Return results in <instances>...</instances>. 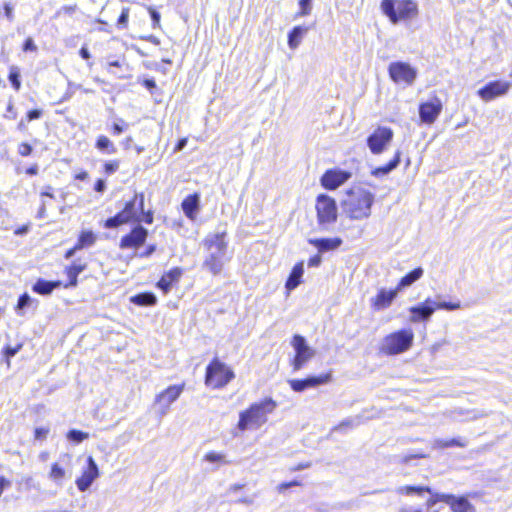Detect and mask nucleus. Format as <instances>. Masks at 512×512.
<instances>
[{
    "label": "nucleus",
    "mask_w": 512,
    "mask_h": 512,
    "mask_svg": "<svg viewBox=\"0 0 512 512\" xmlns=\"http://www.w3.org/2000/svg\"><path fill=\"white\" fill-rule=\"evenodd\" d=\"M143 84L148 90L156 88V82L153 79H145Z\"/></svg>",
    "instance_id": "69168bd1"
},
{
    "label": "nucleus",
    "mask_w": 512,
    "mask_h": 512,
    "mask_svg": "<svg viewBox=\"0 0 512 512\" xmlns=\"http://www.w3.org/2000/svg\"><path fill=\"white\" fill-rule=\"evenodd\" d=\"M96 147L101 151H106L108 154L116 153V148L110 139L106 136L98 137L96 141Z\"/></svg>",
    "instance_id": "c9c22d12"
},
{
    "label": "nucleus",
    "mask_w": 512,
    "mask_h": 512,
    "mask_svg": "<svg viewBox=\"0 0 512 512\" xmlns=\"http://www.w3.org/2000/svg\"><path fill=\"white\" fill-rule=\"evenodd\" d=\"M96 241V236L92 231H84L80 234L76 248L83 249L92 246Z\"/></svg>",
    "instance_id": "72a5a7b5"
},
{
    "label": "nucleus",
    "mask_w": 512,
    "mask_h": 512,
    "mask_svg": "<svg viewBox=\"0 0 512 512\" xmlns=\"http://www.w3.org/2000/svg\"><path fill=\"white\" fill-rule=\"evenodd\" d=\"M149 12L152 19L153 28L159 27L161 18L160 13L152 8L149 9Z\"/></svg>",
    "instance_id": "3c124183"
},
{
    "label": "nucleus",
    "mask_w": 512,
    "mask_h": 512,
    "mask_svg": "<svg viewBox=\"0 0 512 512\" xmlns=\"http://www.w3.org/2000/svg\"><path fill=\"white\" fill-rule=\"evenodd\" d=\"M130 223L129 219L125 216V214L120 211L115 216L108 218L105 221L104 226L108 229L117 228L122 224Z\"/></svg>",
    "instance_id": "473e14b6"
},
{
    "label": "nucleus",
    "mask_w": 512,
    "mask_h": 512,
    "mask_svg": "<svg viewBox=\"0 0 512 512\" xmlns=\"http://www.w3.org/2000/svg\"><path fill=\"white\" fill-rule=\"evenodd\" d=\"M141 222H145L146 224L153 223V213L151 211L145 212L144 214H140Z\"/></svg>",
    "instance_id": "13d9d810"
},
{
    "label": "nucleus",
    "mask_w": 512,
    "mask_h": 512,
    "mask_svg": "<svg viewBox=\"0 0 512 512\" xmlns=\"http://www.w3.org/2000/svg\"><path fill=\"white\" fill-rule=\"evenodd\" d=\"M374 200L375 196L372 192L358 187L347 192L341 205L347 217L352 220H363L371 215Z\"/></svg>",
    "instance_id": "f257e3e1"
},
{
    "label": "nucleus",
    "mask_w": 512,
    "mask_h": 512,
    "mask_svg": "<svg viewBox=\"0 0 512 512\" xmlns=\"http://www.w3.org/2000/svg\"><path fill=\"white\" fill-rule=\"evenodd\" d=\"M21 348V344L17 345L16 347L7 346L4 350V354L7 357V359H9L11 357H14Z\"/></svg>",
    "instance_id": "603ef678"
},
{
    "label": "nucleus",
    "mask_w": 512,
    "mask_h": 512,
    "mask_svg": "<svg viewBox=\"0 0 512 512\" xmlns=\"http://www.w3.org/2000/svg\"><path fill=\"white\" fill-rule=\"evenodd\" d=\"M299 485V482L297 481H292V482H289V483H282L279 485V491H283L289 487H292V486H297Z\"/></svg>",
    "instance_id": "338daca9"
},
{
    "label": "nucleus",
    "mask_w": 512,
    "mask_h": 512,
    "mask_svg": "<svg viewBox=\"0 0 512 512\" xmlns=\"http://www.w3.org/2000/svg\"><path fill=\"white\" fill-rule=\"evenodd\" d=\"M331 380V374H324L319 376H309L305 379H291L288 383L293 391L303 392L308 388H315L319 385L328 383Z\"/></svg>",
    "instance_id": "a211bd4d"
},
{
    "label": "nucleus",
    "mask_w": 512,
    "mask_h": 512,
    "mask_svg": "<svg viewBox=\"0 0 512 512\" xmlns=\"http://www.w3.org/2000/svg\"><path fill=\"white\" fill-rule=\"evenodd\" d=\"M89 438V434L77 429H71L67 433V439L75 444H79Z\"/></svg>",
    "instance_id": "58836bf2"
},
{
    "label": "nucleus",
    "mask_w": 512,
    "mask_h": 512,
    "mask_svg": "<svg viewBox=\"0 0 512 512\" xmlns=\"http://www.w3.org/2000/svg\"><path fill=\"white\" fill-rule=\"evenodd\" d=\"M13 10H14V7L6 2L4 4V14L6 16V18L8 19V21L12 22L14 20V13H13Z\"/></svg>",
    "instance_id": "5fc2aeb1"
},
{
    "label": "nucleus",
    "mask_w": 512,
    "mask_h": 512,
    "mask_svg": "<svg viewBox=\"0 0 512 512\" xmlns=\"http://www.w3.org/2000/svg\"><path fill=\"white\" fill-rule=\"evenodd\" d=\"M308 243L317 248L318 252L326 253L338 249L343 241L339 237L334 238H310Z\"/></svg>",
    "instance_id": "412c9836"
},
{
    "label": "nucleus",
    "mask_w": 512,
    "mask_h": 512,
    "mask_svg": "<svg viewBox=\"0 0 512 512\" xmlns=\"http://www.w3.org/2000/svg\"><path fill=\"white\" fill-rule=\"evenodd\" d=\"M131 302L138 306H153L157 302V297L152 292H144L132 296Z\"/></svg>",
    "instance_id": "7c9ffc66"
},
{
    "label": "nucleus",
    "mask_w": 512,
    "mask_h": 512,
    "mask_svg": "<svg viewBox=\"0 0 512 512\" xmlns=\"http://www.w3.org/2000/svg\"><path fill=\"white\" fill-rule=\"evenodd\" d=\"M439 299H440V296L438 295L436 297V300H434L435 310L443 309V310H447V311H454V310H458L461 308L460 301L447 302V301H440Z\"/></svg>",
    "instance_id": "e433bc0d"
},
{
    "label": "nucleus",
    "mask_w": 512,
    "mask_h": 512,
    "mask_svg": "<svg viewBox=\"0 0 512 512\" xmlns=\"http://www.w3.org/2000/svg\"><path fill=\"white\" fill-rule=\"evenodd\" d=\"M187 145V139L186 138H182L180 139L176 146H175V151H181L185 148V146Z\"/></svg>",
    "instance_id": "e2e57ef3"
},
{
    "label": "nucleus",
    "mask_w": 512,
    "mask_h": 512,
    "mask_svg": "<svg viewBox=\"0 0 512 512\" xmlns=\"http://www.w3.org/2000/svg\"><path fill=\"white\" fill-rule=\"evenodd\" d=\"M124 131V128L118 123H114L113 125V133L115 135H120Z\"/></svg>",
    "instance_id": "774afa93"
},
{
    "label": "nucleus",
    "mask_w": 512,
    "mask_h": 512,
    "mask_svg": "<svg viewBox=\"0 0 512 512\" xmlns=\"http://www.w3.org/2000/svg\"><path fill=\"white\" fill-rule=\"evenodd\" d=\"M436 501H442L450 505L453 512H475L473 505L463 496L456 497L452 494H437L436 499L428 500V507L433 506Z\"/></svg>",
    "instance_id": "9b49d317"
},
{
    "label": "nucleus",
    "mask_w": 512,
    "mask_h": 512,
    "mask_svg": "<svg viewBox=\"0 0 512 512\" xmlns=\"http://www.w3.org/2000/svg\"><path fill=\"white\" fill-rule=\"evenodd\" d=\"M100 472L98 465L92 456L87 457V467L82 475L76 479L75 483L79 491L85 492L90 488L93 482L99 477Z\"/></svg>",
    "instance_id": "4468645a"
},
{
    "label": "nucleus",
    "mask_w": 512,
    "mask_h": 512,
    "mask_svg": "<svg viewBox=\"0 0 512 512\" xmlns=\"http://www.w3.org/2000/svg\"><path fill=\"white\" fill-rule=\"evenodd\" d=\"M322 262V258L319 254L312 256L308 260V266L309 267H318Z\"/></svg>",
    "instance_id": "4d7b16f0"
},
{
    "label": "nucleus",
    "mask_w": 512,
    "mask_h": 512,
    "mask_svg": "<svg viewBox=\"0 0 512 512\" xmlns=\"http://www.w3.org/2000/svg\"><path fill=\"white\" fill-rule=\"evenodd\" d=\"M414 341L411 329H401L387 335L380 346V351L386 355H398L409 350Z\"/></svg>",
    "instance_id": "423d86ee"
},
{
    "label": "nucleus",
    "mask_w": 512,
    "mask_h": 512,
    "mask_svg": "<svg viewBox=\"0 0 512 512\" xmlns=\"http://www.w3.org/2000/svg\"><path fill=\"white\" fill-rule=\"evenodd\" d=\"M277 404L272 398L252 404L239 415L238 428L245 431L250 428L258 429L267 422V415L272 413Z\"/></svg>",
    "instance_id": "7ed1b4c3"
},
{
    "label": "nucleus",
    "mask_w": 512,
    "mask_h": 512,
    "mask_svg": "<svg viewBox=\"0 0 512 512\" xmlns=\"http://www.w3.org/2000/svg\"><path fill=\"white\" fill-rule=\"evenodd\" d=\"M442 111V102L438 97L422 103L419 107V116L422 122L433 123Z\"/></svg>",
    "instance_id": "6ab92c4d"
},
{
    "label": "nucleus",
    "mask_w": 512,
    "mask_h": 512,
    "mask_svg": "<svg viewBox=\"0 0 512 512\" xmlns=\"http://www.w3.org/2000/svg\"><path fill=\"white\" fill-rule=\"evenodd\" d=\"M292 346L296 352L293 367L295 371H298L314 356V351L308 346L306 339L301 335L293 337Z\"/></svg>",
    "instance_id": "9d476101"
},
{
    "label": "nucleus",
    "mask_w": 512,
    "mask_h": 512,
    "mask_svg": "<svg viewBox=\"0 0 512 512\" xmlns=\"http://www.w3.org/2000/svg\"><path fill=\"white\" fill-rule=\"evenodd\" d=\"M31 301H32L31 297L27 293H24L18 299L17 310H22V309L28 307L30 305Z\"/></svg>",
    "instance_id": "49530a36"
},
{
    "label": "nucleus",
    "mask_w": 512,
    "mask_h": 512,
    "mask_svg": "<svg viewBox=\"0 0 512 512\" xmlns=\"http://www.w3.org/2000/svg\"><path fill=\"white\" fill-rule=\"evenodd\" d=\"M32 146L28 143H22L20 144L19 148H18V153L21 155V156H28L31 154L32 152Z\"/></svg>",
    "instance_id": "864d4df0"
},
{
    "label": "nucleus",
    "mask_w": 512,
    "mask_h": 512,
    "mask_svg": "<svg viewBox=\"0 0 512 512\" xmlns=\"http://www.w3.org/2000/svg\"><path fill=\"white\" fill-rule=\"evenodd\" d=\"M352 174L341 169H329L321 177V185L328 190H335L351 178Z\"/></svg>",
    "instance_id": "2eb2a0df"
},
{
    "label": "nucleus",
    "mask_w": 512,
    "mask_h": 512,
    "mask_svg": "<svg viewBox=\"0 0 512 512\" xmlns=\"http://www.w3.org/2000/svg\"><path fill=\"white\" fill-rule=\"evenodd\" d=\"M48 434L49 428L46 427H38L34 431V436L36 440H45Z\"/></svg>",
    "instance_id": "09e8293b"
},
{
    "label": "nucleus",
    "mask_w": 512,
    "mask_h": 512,
    "mask_svg": "<svg viewBox=\"0 0 512 512\" xmlns=\"http://www.w3.org/2000/svg\"><path fill=\"white\" fill-rule=\"evenodd\" d=\"M182 275V269L179 267L171 269L165 275L161 277V279L157 283V287L164 291V293H168L171 289V286L174 282H178Z\"/></svg>",
    "instance_id": "b1692460"
},
{
    "label": "nucleus",
    "mask_w": 512,
    "mask_h": 512,
    "mask_svg": "<svg viewBox=\"0 0 512 512\" xmlns=\"http://www.w3.org/2000/svg\"><path fill=\"white\" fill-rule=\"evenodd\" d=\"M425 491L430 492V488L421 486H401L397 489V493L405 495H421Z\"/></svg>",
    "instance_id": "4c0bfd02"
},
{
    "label": "nucleus",
    "mask_w": 512,
    "mask_h": 512,
    "mask_svg": "<svg viewBox=\"0 0 512 512\" xmlns=\"http://www.w3.org/2000/svg\"><path fill=\"white\" fill-rule=\"evenodd\" d=\"M388 73L395 83L412 85L417 77V70L409 63L396 61L389 64Z\"/></svg>",
    "instance_id": "6e6552de"
},
{
    "label": "nucleus",
    "mask_w": 512,
    "mask_h": 512,
    "mask_svg": "<svg viewBox=\"0 0 512 512\" xmlns=\"http://www.w3.org/2000/svg\"><path fill=\"white\" fill-rule=\"evenodd\" d=\"M129 8H123L117 21V26L120 29H125L129 20Z\"/></svg>",
    "instance_id": "37998d69"
},
{
    "label": "nucleus",
    "mask_w": 512,
    "mask_h": 512,
    "mask_svg": "<svg viewBox=\"0 0 512 512\" xmlns=\"http://www.w3.org/2000/svg\"><path fill=\"white\" fill-rule=\"evenodd\" d=\"M9 486H10V482L7 479H5L3 476H0V496L2 495L4 489Z\"/></svg>",
    "instance_id": "680f3d73"
},
{
    "label": "nucleus",
    "mask_w": 512,
    "mask_h": 512,
    "mask_svg": "<svg viewBox=\"0 0 512 512\" xmlns=\"http://www.w3.org/2000/svg\"><path fill=\"white\" fill-rule=\"evenodd\" d=\"M303 274H304V264H303V262H299L293 267V269L286 281V285H285L286 288L288 290H294L301 283V278H302Z\"/></svg>",
    "instance_id": "a878e982"
},
{
    "label": "nucleus",
    "mask_w": 512,
    "mask_h": 512,
    "mask_svg": "<svg viewBox=\"0 0 512 512\" xmlns=\"http://www.w3.org/2000/svg\"><path fill=\"white\" fill-rule=\"evenodd\" d=\"M23 50L26 51V52L27 51H36L37 50V46L34 43L32 38H27L25 40L24 45H23Z\"/></svg>",
    "instance_id": "6e6d98bb"
},
{
    "label": "nucleus",
    "mask_w": 512,
    "mask_h": 512,
    "mask_svg": "<svg viewBox=\"0 0 512 512\" xmlns=\"http://www.w3.org/2000/svg\"><path fill=\"white\" fill-rule=\"evenodd\" d=\"M234 372L217 358L213 359L206 368L205 384L213 388H222L234 379Z\"/></svg>",
    "instance_id": "0eeeda50"
},
{
    "label": "nucleus",
    "mask_w": 512,
    "mask_h": 512,
    "mask_svg": "<svg viewBox=\"0 0 512 512\" xmlns=\"http://www.w3.org/2000/svg\"><path fill=\"white\" fill-rule=\"evenodd\" d=\"M398 292L399 290H397V288L394 290L380 289L376 297L372 299V306L375 310L388 308L396 298Z\"/></svg>",
    "instance_id": "4be33fe9"
},
{
    "label": "nucleus",
    "mask_w": 512,
    "mask_h": 512,
    "mask_svg": "<svg viewBox=\"0 0 512 512\" xmlns=\"http://www.w3.org/2000/svg\"><path fill=\"white\" fill-rule=\"evenodd\" d=\"M86 268V264H82L80 262H73L71 266H69L66 270L69 282L65 285V287H75L77 285V277L78 275L84 271Z\"/></svg>",
    "instance_id": "c756f323"
},
{
    "label": "nucleus",
    "mask_w": 512,
    "mask_h": 512,
    "mask_svg": "<svg viewBox=\"0 0 512 512\" xmlns=\"http://www.w3.org/2000/svg\"><path fill=\"white\" fill-rule=\"evenodd\" d=\"M300 10L297 16H307L312 11V0H299Z\"/></svg>",
    "instance_id": "79ce46f5"
},
{
    "label": "nucleus",
    "mask_w": 512,
    "mask_h": 512,
    "mask_svg": "<svg viewBox=\"0 0 512 512\" xmlns=\"http://www.w3.org/2000/svg\"><path fill=\"white\" fill-rule=\"evenodd\" d=\"M49 476L54 482L60 484L62 479L65 477V470L57 463H54L51 467Z\"/></svg>",
    "instance_id": "a19ab883"
},
{
    "label": "nucleus",
    "mask_w": 512,
    "mask_h": 512,
    "mask_svg": "<svg viewBox=\"0 0 512 512\" xmlns=\"http://www.w3.org/2000/svg\"><path fill=\"white\" fill-rule=\"evenodd\" d=\"M315 209L319 230L324 232L331 231L338 218L336 201L326 194H320L316 198Z\"/></svg>",
    "instance_id": "39448f33"
},
{
    "label": "nucleus",
    "mask_w": 512,
    "mask_h": 512,
    "mask_svg": "<svg viewBox=\"0 0 512 512\" xmlns=\"http://www.w3.org/2000/svg\"><path fill=\"white\" fill-rule=\"evenodd\" d=\"M60 286V282H52L39 279L33 286V291L40 295H49L52 291Z\"/></svg>",
    "instance_id": "2f4dec72"
},
{
    "label": "nucleus",
    "mask_w": 512,
    "mask_h": 512,
    "mask_svg": "<svg viewBox=\"0 0 512 512\" xmlns=\"http://www.w3.org/2000/svg\"><path fill=\"white\" fill-rule=\"evenodd\" d=\"M423 269L421 267H417L408 274H406L404 277L401 278L397 285V290L401 291L406 287L411 286L413 283H415L417 280H419L423 276Z\"/></svg>",
    "instance_id": "c85d7f7f"
},
{
    "label": "nucleus",
    "mask_w": 512,
    "mask_h": 512,
    "mask_svg": "<svg viewBox=\"0 0 512 512\" xmlns=\"http://www.w3.org/2000/svg\"><path fill=\"white\" fill-rule=\"evenodd\" d=\"M8 78H9V81H10L11 85L13 86V88L16 91H19L21 88V81H20V72L17 67L13 66L10 68Z\"/></svg>",
    "instance_id": "ea45409f"
},
{
    "label": "nucleus",
    "mask_w": 512,
    "mask_h": 512,
    "mask_svg": "<svg viewBox=\"0 0 512 512\" xmlns=\"http://www.w3.org/2000/svg\"><path fill=\"white\" fill-rule=\"evenodd\" d=\"M204 460L210 463L224 462V455L211 451L204 456Z\"/></svg>",
    "instance_id": "c03bdc74"
},
{
    "label": "nucleus",
    "mask_w": 512,
    "mask_h": 512,
    "mask_svg": "<svg viewBox=\"0 0 512 512\" xmlns=\"http://www.w3.org/2000/svg\"><path fill=\"white\" fill-rule=\"evenodd\" d=\"M185 384L171 385L159 393L155 398V403L160 406V414L166 415L170 405L175 402L184 391Z\"/></svg>",
    "instance_id": "f8f14e48"
},
{
    "label": "nucleus",
    "mask_w": 512,
    "mask_h": 512,
    "mask_svg": "<svg viewBox=\"0 0 512 512\" xmlns=\"http://www.w3.org/2000/svg\"><path fill=\"white\" fill-rule=\"evenodd\" d=\"M380 8L392 24L418 16V4L413 0H382Z\"/></svg>",
    "instance_id": "20e7f679"
},
{
    "label": "nucleus",
    "mask_w": 512,
    "mask_h": 512,
    "mask_svg": "<svg viewBox=\"0 0 512 512\" xmlns=\"http://www.w3.org/2000/svg\"><path fill=\"white\" fill-rule=\"evenodd\" d=\"M106 189V183L103 179H98L94 185V190L99 193H103Z\"/></svg>",
    "instance_id": "bf43d9fd"
},
{
    "label": "nucleus",
    "mask_w": 512,
    "mask_h": 512,
    "mask_svg": "<svg viewBox=\"0 0 512 512\" xmlns=\"http://www.w3.org/2000/svg\"><path fill=\"white\" fill-rule=\"evenodd\" d=\"M410 322L419 323V322H427L430 320L431 316L435 312V304L434 300L431 298H427L425 301L421 302L416 306H412L409 308Z\"/></svg>",
    "instance_id": "f3484780"
},
{
    "label": "nucleus",
    "mask_w": 512,
    "mask_h": 512,
    "mask_svg": "<svg viewBox=\"0 0 512 512\" xmlns=\"http://www.w3.org/2000/svg\"><path fill=\"white\" fill-rule=\"evenodd\" d=\"M182 210L187 218L190 220H195L196 216L200 210V197L198 194L194 193L187 196L182 201Z\"/></svg>",
    "instance_id": "5701e85b"
},
{
    "label": "nucleus",
    "mask_w": 512,
    "mask_h": 512,
    "mask_svg": "<svg viewBox=\"0 0 512 512\" xmlns=\"http://www.w3.org/2000/svg\"><path fill=\"white\" fill-rule=\"evenodd\" d=\"M148 237V230L138 223L130 233L123 236L120 240L121 249H137L141 247Z\"/></svg>",
    "instance_id": "ddd939ff"
},
{
    "label": "nucleus",
    "mask_w": 512,
    "mask_h": 512,
    "mask_svg": "<svg viewBox=\"0 0 512 512\" xmlns=\"http://www.w3.org/2000/svg\"><path fill=\"white\" fill-rule=\"evenodd\" d=\"M466 414L468 415V420H476L479 418L487 417L490 415V412L484 411V410H467Z\"/></svg>",
    "instance_id": "a18cd8bd"
},
{
    "label": "nucleus",
    "mask_w": 512,
    "mask_h": 512,
    "mask_svg": "<svg viewBox=\"0 0 512 512\" xmlns=\"http://www.w3.org/2000/svg\"><path fill=\"white\" fill-rule=\"evenodd\" d=\"M362 423V416L357 415L355 417H350L344 419L339 425H337L334 430L344 431L346 428H355Z\"/></svg>",
    "instance_id": "f704fd0d"
},
{
    "label": "nucleus",
    "mask_w": 512,
    "mask_h": 512,
    "mask_svg": "<svg viewBox=\"0 0 512 512\" xmlns=\"http://www.w3.org/2000/svg\"><path fill=\"white\" fill-rule=\"evenodd\" d=\"M307 31V27L300 25L295 26L288 34V46L293 50L296 49L300 45Z\"/></svg>",
    "instance_id": "cd10ccee"
},
{
    "label": "nucleus",
    "mask_w": 512,
    "mask_h": 512,
    "mask_svg": "<svg viewBox=\"0 0 512 512\" xmlns=\"http://www.w3.org/2000/svg\"><path fill=\"white\" fill-rule=\"evenodd\" d=\"M393 131L388 127H378L368 138L367 145L373 154H381L393 139Z\"/></svg>",
    "instance_id": "1a4fd4ad"
},
{
    "label": "nucleus",
    "mask_w": 512,
    "mask_h": 512,
    "mask_svg": "<svg viewBox=\"0 0 512 512\" xmlns=\"http://www.w3.org/2000/svg\"><path fill=\"white\" fill-rule=\"evenodd\" d=\"M155 251H156V245H154V244L148 245L147 248L145 249V251L140 254V257L147 258V257L151 256Z\"/></svg>",
    "instance_id": "052dcab7"
},
{
    "label": "nucleus",
    "mask_w": 512,
    "mask_h": 512,
    "mask_svg": "<svg viewBox=\"0 0 512 512\" xmlns=\"http://www.w3.org/2000/svg\"><path fill=\"white\" fill-rule=\"evenodd\" d=\"M401 160V152L397 151L392 160H390L386 165L377 167L372 170L371 174L375 177H382L388 175L391 171L396 169L400 164Z\"/></svg>",
    "instance_id": "393cba45"
},
{
    "label": "nucleus",
    "mask_w": 512,
    "mask_h": 512,
    "mask_svg": "<svg viewBox=\"0 0 512 512\" xmlns=\"http://www.w3.org/2000/svg\"><path fill=\"white\" fill-rule=\"evenodd\" d=\"M79 54L85 60H88L91 57V54H90L88 48H86L84 46L80 49Z\"/></svg>",
    "instance_id": "0e129e2a"
},
{
    "label": "nucleus",
    "mask_w": 512,
    "mask_h": 512,
    "mask_svg": "<svg viewBox=\"0 0 512 512\" xmlns=\"http://www.w3.org/2000/svg\"><path fill=\"white\" fill-rule=\"evenodd\" d=\"M43 114V111L41 109H33V110H30L27 114H26V120L28 122L30 121H33V120H36V119H39L41 118Z\"/></svg>",
    "instance_id": "8fccbe9b"
},
{
    "label": "nucleus",
    "mask_w": 512,
    "mask_h": 512,
    "mask_svg": "<svg viewBox=\"0 0 512 512\" xmlns=\"http://www.w3.org/2000/svg\"><path fill=\"white\" fill-rule=\"evenodd\" d=\"M431 445L433 449H445L452 446L464 448L468 445V441L464 438H452L449 440L437 438L433 440Z\"/></svg>",
    "instance_id": "bb28decb"
},
{
    "label": "nucleus",
    "mask_w": 512,
    "mask_h": 512,
    "mask_svg": "<svg viewBox=\"0 0 512 512\" xmlns=\"http://www.w3.org/2000/svg\"><path fill=\"white\" fill-rule=\"evenodd\" d=\"M225 231L209 234L204 240V246L208 255L203 266L212 274H219L225 264V255L227 251V242L225 241Z\"/></svg>",
    "instance_id": "f03ea898"
},
{
    "label": "nucleus",
    "mask_w": 512,
    "mask_h": 512,
    "mask_svg": "<svg viewBox=\"0 0 512 512\" xmlns=\"http://www.w3.org/2000/svg\"><path fill=\"white\" fill-rule=\"evenodd\" d=\"M511 87V83L508 81H492L487 83L484 87L478 90V95L484 101H491L496 97L507 94Z\"/></svg>",
    "instance_id": "dca6fc26"
},
{
    "label": "nucleus",
    "mask_w": 512,
    "mask_h": 512,
    "mask_svg": "<svg viewBox=\"0 0 512 512\" xmlns=\"http://www.w3.org/2000/svg\"><path fill=\"white\" fill-rule=\"evenodd\" d=\"M118 168H119L118 160L106 162L104 165V170L107 174H113L114 172H116L118 170Z\"/></svg>",
    "instance_id": "de8ad7c7"
},
{
    "label": "nucleus",
    "mask_w": 512,
    "mask_h": 512,
    "mask_svg": "<svg viewBox=\"0 0 512 512\" xmlns=\"http://www.w3.org/2000/svg\"><path fill=\"white\" fill-rule=\"evenodd\" d=\"M122 212L130 222L140 223V214H144V194L136 193L134 197L125 204Z\"/></svg>",
    "instance_id": "aec40b11"
}]
</instances>
